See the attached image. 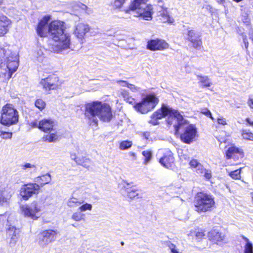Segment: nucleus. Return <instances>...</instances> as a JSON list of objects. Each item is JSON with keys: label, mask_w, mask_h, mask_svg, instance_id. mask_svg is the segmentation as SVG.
I'll return each instance as SVG.
<instances>
[{"label": "nucleus", "mask_w": 253, "mask_h": 253, "mask_svg": "<svg viewBox=\"0 0 253 253\" xmlns=\"http://www.w3.org/2000/svg\"><path fill=\"white\" fill-rule=\"evenodd\" d=\"M167 117V123L168 126H173L175 135L178 134L181 127L184 128V132L180 135L181 140L184 143L189 144L195 138L197 130L193 125H188V122L176 110H173L168 106L163 105L161 109L154 112L151 116L149 123L153 125L159 124L158 120Z\"/></svg>", "instance_id": "nucleus-1"}, {"label": "nucleus", "mask_w": 253, "mask_h": 253, "mask_svg": "<svg viewBox=\"0 0 253 253\" xmlns=\"http://www.w3.org/2000/svg\"><path fill=\"white\" fill-rule=\"evenodd\" d=\"M64 23L59 20H54L48 25L47 36L55 43L49 45V49L56 53H59L70 48L71 36L65 31Z\"/></svg>", "instance_id": "nucleus-2"}, {"label": "nucleus", "mask_w": 253, "mask_h": 253, "mask_svg": "<svg viewBox=\"0 0 253 253\" xmlns=\"http://www.w3.org/2000/svg\"><path fill=\"white\" fill-rule=\"evenodd\" d=\"M84 115L95 123L97 122V118L103 122H108L113 117L110 105L98 101H93L85 105Z\"/></svg>", "instance_id": "nucleus-3"}, {"label": "nucleus", "mask_w": 253, "mask_h": 253, "mask_svg": "<svg viewBox=\"0 0 253 253\" xmlns=\"http://www.w3.org/2000/svg\"><path fill=\"white\" fill-rule=\"evenodd\" d=\"M33 126L38 127L45 133H48L42 137L43 141L51 143L59 140L60 136L56 131L57 123L54 120L43 119L39 123H34Z\"/></svg>", "instance_id": "nucleus-4"}, {"label": "nucleus", "mask_w": 253, "mask_h": 253, "mask_svg": "<svg viewBox=\"0 0 253 253\" xmlns=\"http://www.w3.org/2000/svg\"><path fill=\"white\" fill-rule=\"evenodd\" d=\"M194 205V210L201 213L211 211L215 208V203L213 196L200 192L195 196Z\"/></svg>", "instance_id": "nucleus-5"}, {"label": "nucleus", "mask_w": 253, "mask_h": 253, "mask_svg": "<svg viewBox=\"0 0 253 253\" xmlns=\"http://www.w3.org/2000/svg\"><path fill=\"white\" fill-rule=\"evenodd\" d=\"M18 121V114L12 105L7 104L1 110L0 122L5 126H10L15 124Z\"/></svg>", "instance_id": "nucleus-6"}, {"label": "nucleus", "mask_w": 253, "mask_h": 253, "mask_svg": "<svg viewBox=\"0 0 253 253\" xmlns=\"http://www.w3.org/2000/svg\"><path fill=\"white\" fill-rule=\"evenodd\" d=\"M44 201L36 200L29 205H24L21 207L22 214L25 217L36 220L40 216V212L42 211Z\"/></svg>", "instance_id": "nucleus-7"}, {"label": "nucleus", "mask_w": 253, "mask_h": 253, "mask_svg": "<svg viewBox=\"0 0 253 253\" xmlns=\"http://www.w3.org/2000/svg\"><path fill=\"white\" fill-rule=\"evenodd\" d=\"M158 102L159 99L154 94H149L136 103L134 108L137 112L146 114L154 109Z\"/></svg>", "instance_id": "nucleus-8"}, {"label": "nucleus", "mask_w": 253, "mask_h": 253, "mask_svg": "<svg viewBox=\"0 0 253 253\" xmlns=\"http://www.w3.org/2000/svg\"><path fill=\"white\" fill-rule=\"evenodd\" d=\"M40 191V185L36 183H29L23 185L20 190V195L24 200H28L33 195H37Z\"/></svg>", "instance_id": "nucleus-9"}, {"label": "nucleus", "mask_w": 253, "mask_h": 253, "mask_svg": "<svg viewBox=\"0 0 253 253\" xmlns=\"http://www.w3.org/2000/svg\"><path fill=\"white\" fill-rule=\"evenodd\" d=\"M130 11H136L138 16H141L146 20H150L152 19V14L153 13V7L151 5H147L145 3H142L137 6V8L133 10L129 9L126 11L128 13Z\"/></svg>", "instance_id": "nucleus-10"}, {"label": "nucleus", "mask_w": 253, "mask_h": 253, "mask_svg": "<svg viewBox=\"0 0 253 253\" xmlns=\"http://www.w3.org/2000/svg\"><path fill=\"white\" fill-rule=\"evenodd\" d=\"M58 78L50 76L41 80L39 84L45 91L56 89L58 87Z\"/></svg>", "instance_id": "nucleus-11"}, {"label": "nucleus", "mask_w": 253, "mask_h": 253, "mask_svg": "<svg viewBox=\"0 0 253 253\" xmlns=\"http://www.w3.org/2000/svg\"><path fill=\"white\" fill-rule=\"evenodd\" d=\"M169 44L164 40L157 39L147 42V48L151 51L163 50L168 48Z\"/></svg>", "instance_id": "nucleus-12"}, {"label": "nucleus", "mask_w": 253, "mask_h": 253, "mask_svg": "<svg viewBox=\"0 0 253 253\" xmlns=\"http://www.w3.org/2000/svg\"><path fill=\"white\" fill-rule=\"evenodd\" d=\"M50 19L51 16L50 15H46L40 20L37 26V32L40 37H46L47 36V24Z\"/></svg>", "instance_id": "nucleus-13"}, {"label": "nucleus", "mask_w": 253, "mask_h": 253, "mask_svg": "<svg viewBox=\"0 0 253 253\" xmlns=\"http://www.w3.org/2000/svg\"><path fill=\"white\" fill-rule=\"evenodd\" d=\"M57 233L53 230H48L43 231L41 233L42 238L39 241V244L42 246H44L56 239Z\"/></svg>", "instance_id": "nucleus-14"}, {"label": "nucleus", "mask_w": 253, "mask_h": 253, "mask_svg": "<svg viewBox=\"0 0 253 253\" xmlns=\"http://www.w3.org/2000/svg\"><path fill=\"white\" fill-rule=\"evenodd\" d=\"M18 57L15 54H11L6 58V66L9 70L8 77L10 78L12 74L15 72L18 67Z\"/></svg>", "instance_id": "nucleus-15"}, {"label": "nucleus", "mask_w": 253, "mask_h": 253, "mask_svg": "<svg viewBox=\"0 0 253 253\" xmlns=\"http://www.w3.org/2000/svg\"><path fill=\"white\" fill-rule=\"evenodd\" d=\"M90 28L88 25L83 23H79L76 25L74 34L76 37L82 41L84 35L86 33L88 32Z\"/></svg>", "instance_id": "nucleus-16"}, {"label": "nucleus", "mask_w": 253, "mask_h": 253, "mask_svg": "<svg viewBox=\"0 0 253 253\" xmlns=\"http://www.w3.org/2000/svg\"><path fill=\"white\" fill-rule=\"evenodd\" d=\"M174 162L173 154L169 150H166L164 156L160 159L159 163L165 168L169 169Z\"/></svg>", "instance_id": "nucleus-17"}, {"label": "nucleus", "mask_w": 253, "mask_h": 253, "mask_svg": "<svg viewBox=\"0 0 253 253\" xmlns=\"http://www.w3.org/2000/svg\"><path fill=\"white\" fill-rule=\"evenodd\" d=\"M188 39L193 43L195 48L200 47L202 45V42L200 36L193 30L188 31Z\"/></svg>", "instance_id": "nucleus-18"}, {"label": "nucleus", "mask_w": 253, "mask_h": 253, "mask_svg": "<svg viewBox=\"0 0 253 253\" xmlns=\"http://www.w3.org/2000/svg\"><path fill=\"white\" fill-rule=\"evenodd\" d=\"M208 237L210 241L215 243L224 241L225 238L224 234L215 229L210 231L208 233Z\"/></svg>", "instance_id": "nucleus-19"}, {"label": "nucleus", "mask_w": 253, "mask_h": 253, "mask_svg": "<svg viewBox=\"0 0 253 253\" xmlns=\"http://www.w3.org/2000/svg\"><path fill=\"white\" fill-rule=\"evenodd\" d=\"M11 21L4 15H0V37L3 36L8 31Z\"/></svg>", "instance_id": "nucleus-20"}, {"label": "nucleus", "mask_w": 253, "mask_h": 253, "mask_svg": "<svg viewBox=\"0 0 253 253\" xmlns=\"http://www.w3.org/2000/svg\"><path fill=\"white\" fill-rule=\"evenodd\" d=\"M159 16L161 17V20L163 23L168 22L169 23H173L174 20L171 17L168 11L167 8L161 7V9L159 11Z\"/></svg>", "instance_id": "nucleus-21"}, {"label": "nucleus", "mask_w": 253, "mask_h": 253, "mask_svg": "<svg viewBox=\"0 0 253 253\" xmlns=\"http://www.w3.org/2000/svg\"><path fill=\"white\" fill-rule=\"evenodd\" d=\"M46 50L42 47H37L34 51L33 56L39 62H42L45 59Z\"/></svg>", "instance_id": "nucleus-22"}, {"label": "nucleus", "mask_w": 253, "mask_h": 253, "mask_svg": "<svg viewBox=\"0 0 253 253\" xmlns=\"http://www.w3.org/2000/svg\"><path fill=\"white\" fill-rule=\"evenodd\" d=\"M236 154H239L241 157L243 156V152L241 149L235 146H231L226 152V157L228 159L234 158Z\"/></svg>", "instance_id": "nucleus-23"}, {"label": "nucleus", "mask_w": 253, "mask_h": 253, "mask_svg": "<svg viewBox=\"0 0 253 253\" xmlns=\"http://www.w3.org/2000/svg\"><path fill=\"white\" fill-rule=\"evenodd\" d=\"M51 180L50 175L48 173L38 176L35 179V181L40 185V188L50 182Z\"/></svg>", "instance_id": "nucleus-24"}, {"label": "nucleus", "mask_w": 253, "mask_h": 253, "mask_svg": "<svg viewBox=\"0 0 253 253\" xmlns=\"http://www.w3.org/2000/svg\"><path fill=\"white\" fill-rule=\"evenodd\" d=\"M125 183L126 184V186H124V187L127 192V196L130 199H133L136 197L139 198V194L137 192V190L133 187L129 188L128 186L129 184L126 182Z\"/></svg>", "instance_id": "nucleus-25"}, {"label": "nucleus", "mask_w": 253, "mask_h": 253, "mask_svg": "<svg viewBox=\"0 0 253 253\" xmlns=\"http://www.w3.org/2000/svg\"><path fill=\"white\" fill-rule=\"evenodd\" d=\"M197 77L199 80V83L202 85V87H208L211 85V81L208 76L197 75Z\"/></svg>", "instance_id": "nucleus-26"}, {"label": "nucleus", "mask_w": 253, "mask_h": 253, "mask_svg": "<svg viewBox=\"0 0 253 253\" xmlns=\"http://www.w3.org/2000/svg\"><path fill=\"white\" fill-rule=\"evenodd\" d=\"M83 203V200H78L76 198L72 197L68 200L67 205L70 208H74L81 205Z\"/></svg>", "instance_id": "nucleus-27"}, {"label": "nucleus", "mask_w": 253, "mask_h": 253, "mask_svg": "<svg viewBox=\"0 0 253 253\" xmlns=\"http://www.w3.org/2000/svg\"><path fill=\"white\" fill-rule=\"evenodd\" d=\"M11 195H5L4 193L0 194V206H7L10 203V198Z\"/></svg>", "instance_id": "nucleus-28"}, {"label": "nucleus", "mask_w": 253, "mask_h": 253, "mask_svg": "<svg viewBox=\"0 0 253 253\" xmlns=\"http://www.w3.org/2000/svg\"><path fill=\"white\" fill-rule=\"evenodd\" d=\"M242 237L246 242L244 246V253H253V246L252 243L246 237L243 236Z\"/></svg>", "instance_id": "nucleus-29"}, {"label": "nucleus", "mask_w": 253, "mask_h": 253, "mask_svg": "<svg viewBox=\"0 0 253 253\" xmlns=\"http://www.w3.org/2000/svg\"><path fill=\"white\" fill-rule=\"evenodd\" d=\"M71 157L78 164L82 165L84 167H87L88 166V163L89 162L88 159L83 158V160H81L80 158L76 157L75 155H72Z\"/></svg>", "instance_id": "nucleus-30"}, {"label": "nucleus", "mask_w": 253, "mask_h": 253, "mask_svg": "<svg viewBox=\"0 0 253 253\" xmlns=\"http://www.w3.org/2000/svg\"><path fill=\"white\" fill-rule=\"evenodd\" d=\"M84 214L80 211L74 212L72 215L71 218L76 221H80L84 219Z\"/></svg>", "instance_id": "nucleus-31"}, {"label": "nucleus", "mask_w": 253, "mask_h": 253, "mask_svg": "<svg viewBox=\"0 0 253 253\" xmlns=\"http://www.w3.org/2000/svg\"><path fill=\"white\" fill-rule=\"evenodd\" d=\"M241 169H242V168H240L239 169L231 171L230 172H229V175L233 179H240L241 177Z\"/></svg>", "instance_id": "nucleus-32"}, {"label": "nucleus", "mask_w": 253, "mask_h": 253, "mask_svg": "<svg viewBox=\"0 0 253 253\" xmlns=\"http://www.w3.org/2000/svg\"><path fill=\"white\" fill-rule=\"evenodd\" d=\"M14 234H18V231L14 226H10L6 230V236L9 238Z\"/></svg>", "instance_id": "nucleus-33"}, {"label": "nucleus", "mask_w": 253, "mask_h": 253, "mask_svg": "<svg viewBox=\"0 0 253 253\" xmlns=\"http://www.w3.org/2000/svg\"><path fill=\"white\" fill-rule=\"evenodd\" d=\"M242 136L244 139L253 141V133L247 130H243Z\"/></svg>", "instance_id": "nucleus-34"}, {"label": "nucleus", "mask_w": 253, "mask_h": 253, "mask_svg": "<svg viewBox=\"0 0 253 253\" xmlns=\"http://www.w3.org/2000/svg\"><path fill=\"white\" fill-rule=\"evenodd\" d=\"M131 146V141H123L120 143L119 148L121 150H124L129 148Z\"/></svg>", "instance_id": "nucleus-35"}, {"label": "nucleus", "mask_w": 253, "mask_h": 253, "mask_svg": "<svg viewBox=\"0 0 253 253\" xmlns=\"http://www.w3.org/2000/svg\"><path fill=\"white\" fill-rule=\"evenodd\" d=\"M45 102L41 99H38L35 102V106L41 111L42 110L45 106Z\"/></svg>", "instance_id": "nucleus-36"}, {"label": "nucleus", "mask_w": 253, "mask_h": 253, "mask_svg": "<svg viewBox=\"0 0 253 253\" xmlns=\"http://www.w3.org/2000/svg\"><path fill=\"white\" fill-rule=\"evenodd\" d=\"M142 155L145 157L144 164H147L151 159L152 153L150 151L145 150L142 152Z\"/></svg>", "instance_id": "nucleus-37"}, {"label": "nucleus", "mask_w": 253, "mask_h": 253, "mask_svg": "<svg viewBox=\"0 0 253 253\" xmlns=\"http://www.w3.org/2000/svg\"><path fill=\"white\" fill-rule=\"evenodd\" d=\"M92 206L90 204H88L87 203H85V204L81 206L78 210L81 212H84L87 210L91 211L92 210Z\"/></svg>", "instance_id": "nucleus-38"}, {"label": "nucleus", "mask_w": 253, "mask_h": 253, "mask_svg": "<svg viewBox=\"0 0 253 253\" xmlns=\"http://www.w3.org/2000/svg\"><path fill=\"white\" fill-rule=\"evenodd\" d=\"M146 0H134V1L130 5V10H133L137 8V6L142 3H145Z\"/></svg>", "instance_id": "nucleus-39"}, {"label": "nucleus", "mask_w": 253, "mask_h": 253, "mask_svg": "<svg viewBox=\"0 0 253 253\" xmlns=\"http://www.w3.org/2000/svg\"><path fill=\"white\" fill-rule=\"evenodd\" d=\"M10 239L9 244L11 246H14L18 239V234H14V235L9 238Z\"/></svg>", "instance_id": "nucleus-40"}, {"label": "nucleus", "mask_w": 253, "mask_h": 253, "mask_svg": "<svg viewBox=\"0 0 253 253\" xmlns=\"http://www.w3.org/2000/svg\"><path fill=\"white\" fill-rule=\"evenodd\" d=\"M201 113L206 115L207 117H210L211 118L212 120H214V119L212 117L211 112L209 110H208L207 108H203L201 110Z\"/></svg>", "instance_id": "nucleus-41"}, {"label": "nucleus", "mask_w": 253, "mask_h": 253, "mask_svg": "<svg viewBox=\"0 0 253 253\" xmlns=\"http://www.w3.org/2000/svg\"><path fill=\"white\" fill-rule=\"evenodd\" d=\"M241 20L246 25H249L250 24V19L247 14L246 13L243 15Z\"/></svg>", "instance_id": "nucleus-42"}, {"label": "nucleus", "mask_w": 253, "mask_h": 253, "mask_svg": "<svg viewBox=\"0 0 253 253\" xmlns=\"http://www.w3.org/2000/svg\"><path fill=\"white\" fill-rule=\"evenodd\" d=\"M195 169L197 173L199 174H203L204 172V170H205V169L200 163L198 165L197 167H196Z\"/></svg>", "instance_id": "nucleus-43"}, {"label": "nucleus", "mask_w": 253, "mask_h": 253, "mask_svg": "<svg viewBox=\"0 0 253 253\" xmlns=\"http://www.w3.org/2000/svg\"><path fill=\"white\" fill-rule=\"evenodd\" d=\"M205 236L204 231L202 230H198L195 234V236L198 240L202 239Z\"/></svg>", "instance_id": "nucleus-44"}, {"label": "nucleus", "mask_w": 253, "mask_h": 253, "mask_svg": "<svg viewBox=\"0 0 253 253\" xmlns=\"http://www.w3.org/2000/svg\"><path fill=\"white\" fill-rule=\"evenodd\" d=\"M128 88H129L132 92H137L140 91V88L139 87L130 84L128 85Z\"/></svg>", "instance_id": "nucleus-45"}, {"label": "nucleus", "mask_w": 253, "mask_h": 253, "mask_svg": "<svg viewBox=\"0 0 253 253\" xmlns=\"http://www.w3.org/2000/svg\"><path fill=\"white\" fill-rule=\"evenodd\" d=\"M1 137L3 139H9L12 137L11 132H2L0 134Z\"/></svg>", "instance_id": "nucleus-46"}, {"label": "nucleus", "mask_w": 253, "mask_h": 253, "mask_svg": "<svg viewBox=\"0 0 253 253\" xmlns=\"http://www.w3.org/2000/svg\"><path fill=\"white\" fill-rule=\"evenodd\" d=\"M217 122L219 125H221L223 126L227 125L226 120L221 116H220L217 118Z\"/></svg>", "instance_id": "nucleus-47"}, {"label": "nucleus", "mask_w": 253, "mask_h": 253, "mask_svg": "<svg viewBox=\"0 0 253 253\" xmlns=\"http://www.w3.org/2000/svg\"><path fill=\"white\" fill-rule=\"evenodd\" d=\"M200 163L197 160H192L189 163L191 168L195 169Z\"/></svg>", "instance_id": "nucleus-48"}, {"label": "nucleus", "mask_w": 253, "mask_h": 253, "mask_svg": "<svg viewBox=\"0 0 253 253\" xmlns=\"http://www.w3.org/2000/svg\"><path fill=\"white\" fill-rule=\"evenodd\" d=\"M23 168L24 169H26L28 168L33 169L34 170H36V167L34 165L31 164L30 163H26L25 165H23Z\"/></svg>", "instance_id": "nucleus-49"}, {"label": "nucleus", "mask_w": 253, "mask_h": 253, "mask_svg": "<svg viewBox=\"0 0 253 253\" xmlns=\"http://www.w3.org/2000/svg\"><path fill=\"white\" fill-rule=\"evenodd\" d=\"M5 50L2 47H0V64L2 63L3 58L5 56Z\"/></svg>", "instance_id": "nucleus-50"}, {"label": "nucleus", "mask_w": 253, "mask_h": 253, "mask_svg": "<svg viewBox=\"0 0 253 253\" xmlns=\"http://www.w3.org/2000/svg\"><path fill=\"white\" fill-rule=\"evenodd\" d=\"M203 174H204V177L207 179H210L211 177V171L206 169H205V170H204V172Z\"/></svg>", "instance_id": "nucleus-51"}, {"label": "nucleus", "mask_w": 253, "mask_h": 253, "mask_svg": "<svg viewBox=\"0 0 253 253\" xmlns=\"http://www.w3.org/2000/svg\"><path fill=\"white\" fill-rule=\"evenodd\" d=\"M117 83L122 86H127L128 87L129 83L125 81L118 80L117 81Z\"/></svg>", "instance_id": "nucleus-52"}, {"label": "nucleus", "mask_w": 253, "mask_h": 253, "mask_svg": "<svg viewBox=\"0 0 253 253\" xmlns=\"http://www.w3.org/2000/svg\"><path fill=\"white\" fill-rule=\"evenodd\" d=\"M242 36L243 38V42L245 44V46L246 48L247 49L249 46V42L247 40V36L244 34H242Z\"/></svg>", "instance_id": "nucleus-53"}, {"label": "nucleus", "mask_w": 253, "mask_h": 253, "mask_svg": "<svg viewBox=\"0 0 253 253\" xmlns=\"http://www.w3.org/2000/svg\"><path fill=\"white\" fill-rule=\"evenodd\" d=\"M121 95L124 98L125 100H126L127 97H129V96L128 92L126 90H123L121 92Z\"/></svg>", "instance_id": "nucleus-54"}, {"label": "nucleus", "mask_w": 253, "mask_h": 253, "mask_svg": "<svg viewBox=\"0 0 253 253\" xmlns=\"http://www.w3.org/2000/svg\"><path fill=\"white\" fill-rule=\"evenodd\" d=\"M126 101L131 104H133L135 102L134 99L130 96L129 97H127Z\"/></svg>", "instance_id": "nucleus-55"}, {"label": "nucleus", "mask_w": 253, "mask_h": 253, "mask_svg": "<svg viewBox=\"0 0 253 253\" xmlns=\"http://www.w3.org/2000/svg\"><path fill=\"white\" fill-rule=\"evenodd\" d=\"M246 122L249 124L251 126H253V121H251L250 119L247 118Z\"/></svg>", "instance_id": "nucleus-56"}, {"label": "nucleus", "mask_w": 253, "mask_h": 253, "mask_svg": "<svg viewBox=\"0 0 253 253\" xmlns=\"http://www.w3.org/2000/svg\"><path fill=\"white\" fill-rule=\"evenodd\" d=\"M249 106L253 109V99H251L249 102Z\"/></svg>", "instance_id": "nucleus-57"}, {"label": "nucleus", "mask_w": 253, "mask_h": 253, "mask_svg": "<svg viewBox=\"0 0 253 253\" xmlns=\"http://www.w3.org/2000/svg\"><path fill=\"white\" fill-rule=\"evenodd\" d=\"M149 136V133L148 132H145L143 133V137H144L146 139H148Z\"/></svg>", "instance_id": "nucleus-58"}, {"label": "nucleus", "mask_w": 253, "mask_h": 253, "mask_svg": "<svg viewBox=\"0 0 253 253\" xmlns=\"http://www.w3.org/2000/svg\"><path fill=\"white\" fill-rule=\"evenodd\" d=\"M129 155L130 156L133 157H135V156H136L135 154L134 153L131 152L129 153Z\"/></svg>", "instance_id": "nucleus-59"}, {"label": "nucleus", "mask_w": 253, "mask_h": 253, "mask_svg": "<svg viewBox=\"0 0 253 253\" xmlns=\"http://www.w3.org/2000/svg\"><path fill=\"white\" fill-rule=\"evenodd\" d=\"M217 2L219 3H222L225 1V0H216Z\"/></svg>", "instance_id": "nucleus-60"}, {"label": "nucleus", "mask_w": 253, "mask_h": 253, "mask_svg": "<svg viewBox=\"0 0 253 253\" xmlns=\"http://www.w3.org/2000/svg\"><path fill=\"white\" fill-rule=\"evenodd\" d=\"M3 0H0V5L2 3Z\"/></svg>", "instance_id": "nucleus-61"}, {"label": "nucleus", "mask_w": 253, "mask_h": 253, "mask_svg": "<svg viewBox=\"0 0 253 253\" xmlns=\"http://www.w3.org/2000/svg\"><path fill=\"white\" fill-rule=\"evenodd\" d=\"M252 199H253V192L252 193Z\"/></svg>", "instance_id": "nucleus-62"}, {"label": "nucleus", "mask_w": 253, "mask_h": 253, "mask_svg": "<svg viewBox=\"0 0 253 253\" xmlns=\"http://www.w3.org/2000/svg\"><path fill=\"white\" fill-rule=\"evenodd\" d=\"M121 244L122 245H124V243L123 242H122Z\"/></svg>", "instance_id": "nucleus-63"}]
</instances>
